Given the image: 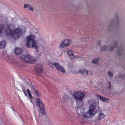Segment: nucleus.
Returning a JSON list of instances; mask_svg holds the SVG:
<instances>
[{"mask_svg":"<svg viewBox=\"0 0 125 125\" xmlns=\"http://www.w3.org/2000/svg\"><path fill=\"white\" fill-rule=\"evenodd\" d=\"M22 90L23 91L24 93V94H25L26 96H27V92H26V90L24 89H22Z\"/></svg>","mask_w":125,"mask_h":125,"instance_id":"30","label":"nucleus"},{"mask_svg":"<svg viewBox=\"0 0 125 125\" xmlns=\"http://www.w3.org/2000/svg\"><path fill=\"white\" fill-rule=\"evenodd\" d=\"M116 18L117 19V18H118V16L117 15L116 16Z\"/></svg>","mask_w":125,"mask_h":125,"instance_id":"38","label":"nucleus"},{"mask_svg":"<svg viewBox=\"0 0 125 125\" xmlns=\"http://www.w3.org/2000/svg\"><path fill=\"white\" fill-rule=\"evenodd\" d=\"M32 89H33V90L34 91V93L35 92H36V91H37V90H36V89L35 88V86H33L32 85Z\"/></svg>","mask_w":125,"mask_h":125,"instance_id":"29","label":"nucleus"},{"mask_svg":"<svg viewBox=\"0 0 125 125\" xmlns=\"http://www.w3.org/2000/svg\"><path fill=\"white\" fill-rule=\"evenodd\" d=\"M29 95V98L30 99H32V97L31 95V93H30L29 94H28Z\"/></svg>","mask_w":125,"mask_h":125,"instance_id":"34","label":"nucleus"},{"mask_svg":"<svg viewBox=\"0 0 125 125\" xmlns=\"http://www.w3.org/2000/svg\"><path fill=\"white\" fill-rule=\"evenodd\" d=\"M63 100L64 102H68L70 101V99L69 96L65 95L64 96Z\"/></svg>","mask_w":125,"mask_h":125,"instance_id":"16","label":"nucleus"},{"mask_svg":"<svg viewBox=\"0 0 125 125\" xmlns=\"http://www.w3.org/2000/svg\"><path fill=\"white\" fill-rule=\"evenodd\" d=\"M99 61V59H96L94 60H93L92 61V62L94 64L97 63Z\"/></svg>","mask_w":125,"mask_h":125,"instance_id":"23","label":"nucleus"},{"mask_svg":"<svg viewBox=\"0 0 125 125\" xmlns=\"http://www.w3.org/2000/svg\"><path fill=\"white\" fill-rule=\"evenodd\" d=\"M51 64L54 65L57 70L61 71L63 73H65V70L64 69L63 67L60 66L59 63L58 62H54L53 63H51Z\"/></svg>","mask_w":125,"mask_h":125,"instance_id":"9","label":"nucleus"},{"mask_svg":"<svg viewBox=\"0 0 125 125\" xmlns=\"http://www.w3.org/2000/svg\"><path fill=\"white\" fill-rule=\"evenodd\" d=\"M43 71L42 68V66L41 64L40 63H37L36 66L35 68V72L37 74L41 73Z\"/></svg>","mask_w":125,"mask_h":125,"instance_id":"8","label":"nucleus"},{"mask_svg":"<svg viewBox=\"0 0 125 125\" xmlns=\"http://www.w3.org/2000/svg\"><path fill=\"white\" fill-rule=\"evenodd\" d=\"M114 20L112 19L110 20L108 24L107 28L108 29L111 28L114 25Z\"/></svg>","mask_w":125,"mask_h":125,"instance_id":"12","label":"nucleus"},{"mask_svg":"<svg viewBox=\"0 0 125 125\" xmlns=\"http://www.w3.org/2000/svg\"><path fill=\"white\" fill-rule=\"evenodd\" d=\"M122 51V48H119V49L117 51V54L118 56H119L121 55V52Z\"/></svg>","mask_w":125,"mask_h":125,"instance_id":"19","label":"nucleus"},{"mask_svg":"<svg viewBox=\"0 0 125 125\" xmlns=\"http://www.w3.org/2000/svg\"><path fill=\"white\" fill-rule=\"evenodd\" d=\"M34 93L38 97H41V94L40 93L38 92L37 91H36V92H35Z\"/></svg>","mask_w":125,"mask_h":125,"instance_id":"26","label":"nucleus"},{"mask_svg":"<svg viewBox=\"0 0 125 125\" xmlns=\"http://www.w3.org/2000/svg\"><path fill=\"white\" fill-rule=\"evenodd\" d=\"M96 104L95 102H94L89 106V111L83 114V117L84 118H87L90 117L91 115H94L97 112V110L96 109Z\"/></svg>","mask_w":125,"mask_h":125,"instance_id":"3","label":"nucleus"},{"mask_svg":"<svg viewBox=\"0 0 125 125\" xmlns=\"http://www.w3.org/2000/svg\"><path fill=\"white\" fill-rule=\"evenodd\" d=\"M11 25L8 27L5 31L6 36H10L14 39L18 38L22 34L21 30L20 29H16L13 31L10 29Z\"/></svg>","mask_w":125,"mask_h":125,"instance_id":"1","label":"nucleus"},{"mask_svg":"<svg viewBox=\"0 0 125 125\" xmlns=\"http://www.w3.org/2000/svg\"><path fill=\"white\" fill-rule=\"evenodd\" d=\"M11 108L12 109V110H13L14 111H15V110L14 109L13 106L12 107H11Z\"/></svg>","mask_w":125,"mask_h":125,"instance_id":"37","label":"nucleus"},{"mask_svg":"<svg viewBox=\"0 0 125 125\" xmlns=\"http://www.w3.org/2000/svg\"><path fill=\"white\" fill-rule=\"evenodd\" d=\"M15 53L17 55H20L22 52V49L17 48L14 50Z\"/></svg>","mask_w":125,"mask_h":125,"instance_id":"11","label":"nucleus"},{"mask_svg":"<svg viewBox=\"0 0 125 125\" xmlns=\"http://www.w3.org/2000/svg\"><path fill=\"white\" fill-rule=\"evenodd\" d=\"M89 71L84 69L80 70L79 71V72L81 74L84 75H87Z\"/></svg>","mask_w":125,"mask_h":125,"instance_id":"13","label":"nucleus"},{"mask_svg":"<svg viewBox=\"0 0 125 125\" xmlns=\"http://www.w3.org/2000/svg\"><path fill=\"white\" fill-rule=\"evenodd\" d=\"M3 26L1 24H0V34L1 33V32L3 31Z\"/></svg>","mask_w":125,"mask_h":125,"instance_id":"25","label":"nucleus"},{"mask_svg":"<svg viewBox=\"0 0 125 125\" xmlns=\"http://www.w3.org/2000/svg\"><path fill=\"white\" fill-rule=\"evenodd\" d=\"M117 43L116 41H115L114 43V45L115 46V47H116L117 46Z\"/></svg>","mask_w":125,"mask_h":125,"instance_id":"32","label":"nucleus"},{"mask_svg":"<svg viewBox=\"0 0 125 125\" xmlns=\"http://www.w3.org/2000/svg\"><path fill=\"white\" fill-rule=\"evenodd\" d=\"M97 96H98L101 100L104 102H107L110 100L109 99L106 98L102 96L101 95H97Z\"/></svg>","mask_w":125,"mask_h":125,"instance_id":"17","label":"nucleus"},{"mask_svg":"<svg viewBox=\"0 0 125 125\" xmlns=\"http://www.w3.org/2000/svg\"><path fill=\"white\" fill-rule=\"evenodd\" d=\"M104 114L101 113L99 114V120H101L104 118Z\"/></svg>","mask_w":125,"mask_h":125,"instance_id":"21","label":"nucleus"},{"mask_svg":"<svg viewBox=\"0 0 125 125\" xmlns=\"http://www.w3.org/2000/svg\"><path fill=\"white\" fill-rule=\"evenodd\" d=\"M114 48V47L113 46H111L109 47V50L110 51L112 50Z\"/></svg>","mask_w":125,"mask_h":125,"instance_id":"31","label":"nucleus"},{"mask_svg":"<svg viewBox=\"0 0 125 125\" xmlns=\"http://www.w3.org/2000/svg\"><path fill=\"white\" fill-rule=\"evenodd\" d=\"M97 45L99 46H100L101 45V42L100 41H98L97 42Z\"/></svg>","mask_w":125,"mask_h":125,"instance_id":"33","label":"nucleus"},{"mask_svg":"<svg viewBox=\"0 0 125 125\" xmlns=\"http://www.w3.org/2000/svg\"><path fill=\"white\" fill-rule=\"evenodd\" d=\"M27 92L28 94L31 93L30 92V91L29 90V89H27Z\"/></svg>","mask_w":125,"mask_h":125,"instance_id":"36","label":"nucleus"},{"mask_svg":"<svg viewBox=\"0 0 125 125\" xmlns=\"http://www.w3.org/2000/svg\"><path fill=\"white\" fill-rule=\"evenodd\" d=\"M20 59L23 61L29 63H34L36 62L35 59L32 56L29 54L21 55Z\"/></svg>","mask_w":125,"mask_h":125,"instance_id":"5","label":"nucleus"},{"mask_svg":"<svg viewBox=\"0 0 125 125\" xmlns=\"http://www.w3.org/2000/svg\"><path fill=\"white\" fill-rule=\"evenodd\" d=\"M119 22L118 21V20H117L116 21V23L115 24V25H119Z\"/></svg>","mask_w":125,"mask_h":125,"instance_id":"35","label":"nucleus"},{"mask_svg":"<svg viewBox=\"0 0 125 125\" xmlns=\"http://www.w3.org/2000/svg\"><path fill=\"white\" fill-rule=\"evenodd\" d=\"M24 7L25 8H27L32 11H34L33 8L29 4H25L24 5Z\"/></svg>","mask_w":125,"mask_h":125,"instance_id":"15","label":"nucleus"},{"mask_svg":"<svg viewBox=\"0 0 125 125\" xmlns=\"http://www.w3.org/2000/svg\"><path fill=\"white\" fill-rule=\"evenodd\" d=\"M108 83L109 84L108 88L109 89H110L111 88V83L110 81H108Z\"/></svg>","mask_w":125,"mask_h":125,"instance_id":"27","label":"nucleus"},{"mask_svg":"<svg viewBox=\"0 0 125 125\" xmlns=\"http://www.w3.org/2000/svg\"><path fill=\"white\" fill-rule=\"evenodd\" d=\"M108 74L109 76L110 77H112L113 76L112 73L110 71H109L107 73Z\"/></svg>","mask_w":125,"mask_h":125,"instance_id":"24","label":"nucleus"},{"mask_svg":"<svg viewBox=\"0 0 125 125\" xmlns=\"http://www.w3.org/2000/svg\"><path fill=\"white\" fill-rule=\"evenodd\" d=\"M6 43L4 40H0V49H2L5 47Z\"/></svg>","mask_w":125,"mask_h":125,"instance_id":"10","label":"nucleus"},{"mask_svg":"<svg viewBox=\"0 0 125 125\" xmlns=\"http://www.w3.org/2000/svg\"><path fill=\"white\" fill-rule=\"evenodd\" d=\"M71 40L69 39H65L63 41L61 42L59 46V48L67 47L72 43Z\"/></svg>","mask_w":125,"mask_h":125,"instance_id":"7","label":"nucleus"},{"mask_svg":"<svg viewBox=\"0 0 125 125\" xmlns=\"http://www.w3.org/2000/svg\"><path fill=\"white\" fill-rule=\"evenodd\" d=\"M76 102V104L77 105V107L78 108H79L83 106V100Z\"/></svg>","mask_w":125,"mask_h":125,"instance_id":"14","label":"nucleus"},{"mask_svg":"<svg viewBox=\"0 0 125 125\" xmlns=\"http://www.w3.org/2000/svg\"><path fill=\"white\" fill-rule=\"evenodd\" d=\"M84 94L81 91H79L75 93L74 95V99L76 101L83 100Z\"/></svg>","mask_w":125,"mask_h":125,"instance_id":"6","label":"nucleus"},{"mask_svg":"<svg viewBox=\"0 0 125 125\" xmlns=\"http://www.w3.org/2000/svg\"><path fill=\"white\" fill-rule=\"evenodd\" d=\"M19 116L20 117V118L21 119V123H22V124L24 125V121L23 119H22V117L20 115H19Z\"/></svg>","mask_w":125,"mask_h":125,"instance_id":"28","label":"nucleus"},{"mask_svg":"<svg viewBox=\"0 0 125 125\" xmlns=\"http://www.w3.org/2000/svg\"><path fill=\"white\" fill-rule=\"evenodd\" d=\"M107 49V47L106 46H104L101 47L100 49L101 51L103 52L105 51Z\"/></svg>","mask_w":125,"mask_h":125,"instance_id":"22","label":"nucleus"},{"mask_svg":"<svg viewBox=\"0 0 125 125\" xmlns=\"http://www.w3.org/2000/svg\"><path fill=\"white\" fill-rule=\"evenodd\" d=\"M67 54L69 57L71 58H73L74 57V55L73 54L72 51L70 50H69L67 51Z\"/></svg>","mask_w":125,"mask_h":125,"instance_id":"18","label":"nucleus"},{"mask_svg":"<svg viewBox=\"0 0 125 125\" xmlns=\"http://www.w3.org/2000/svg\"><path fill=\"white\" fill-rule=\"evenodd\" d=\"M118 77L120 79H125V74L119 75Z\"/></svg>","mask_w":125,"mask_h":125,"instance_id":"20","label":"nucleus"},{"mask_svg":"<svg viewBox=\"0 0 125 125\" xmlns=\"http://www.w3.org/2000/svg\"><path fill=\"white\" fill-rule=\"evenodd\" d=\"M36 99L37 104L40 110V113L39 115L40 120L42 122L44 120V119L47 117L46 113L44 112L45 110H44V106L42 101L39 98H36Z\"/></svg>","mask_w":125,"mask_h":125,"instance_id":"2","label":"nucleus"},{"mask_svg":"<svg viewBox=\"0 0 125 125\" xmlns=\"http://www.w3.org/2000/svg\"><path fill=\"white\" fill-rule=\"evenodd\" d=\"M35 36L33 35H30L27 38V46L30 48H33L36 49L37 48V44L35 40Z\"/></svg>","mask_w":125,"mask_h":125,"instance_id":"4","label":"nucleus"}]
</instances>
